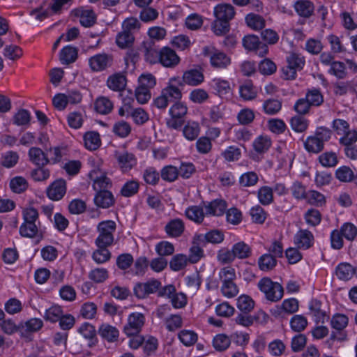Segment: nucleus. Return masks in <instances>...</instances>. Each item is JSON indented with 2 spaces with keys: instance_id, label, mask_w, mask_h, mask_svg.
I'll use <instances>...</instances> for the list:
<instances>
[{
  "instance_id": "f257e3e1",
  "label": "nucleus",
  "mask_w": 357,
  "mask_h": 357,
  "mask_svg": "<svg viewBox=\"0 0 357 357\" xmlns=\"http://www.w3.org/2000/svg\"><path fill=\"white\" fill-rule=\"evenodd\" d=\"M259 290L264 294L265 298L271 302H278L284 295L282 286L268 277L262 278L257 284Z\"/></svg>"
},
{
  "instance_id": "f03ea898",
  "label": "nucleus",
  "mask_w": 357,
  "mask_h": 357,
  "mask_svg": "<svg viewBox=\"0 0 357 357\" xmlns=\"http://www.w3.org/2000/svg\"><path fill=\"white\" fill-rule=\"evenodd\" d=\"M116 225L113 220L100 222L97 227L98 236L95 240L97 247H109L114 242V233L116 231Z\"/></svg>"
},
{
  "instance_id": "7ed1b4c3",
  "label": "nucleus",
  "mask_w": 357,
  "mask_h": 357,
  "mask_svg": "<svg viewBox=\"0 0 357 357\" xmlns=\"http://www.w3.org/2000/svg\"><path fill=\"white\" fill-rule=\"evenodd\" d=\"M187 113L188 107L183 102L178 101L173 103L169 109L170 118L167 119V126L175 130L180 128L185 122Z\"/></svg>"
},
{
  "instance_id": "20e7f679",
  "label": "nucleus",
  "mask_w": 357,
  "mask_h": 357,
  "mask_svg": "<svg viewBox=\"0 0 357 357\" xmlns=\"http://www.w3.org/2000/svg\"><path fill=\"white\" fill-rule=\"evenodd\" d=\"M161 287V282L156 279H151L146 282H138L133 288L135 296L139 298L144 299L150 294L155 293Z\"/></svg>"
},
{
  "instance_id": "39448f33",
  "label": "nucleus",
  "mask_w": 357,
  "mask_h": 357,
  "mask_svg": "<svg viewBox=\"0 0 357 357\" xmlns=\"http://www.w3.org/2000/svg\"><path fill=\"white\" fill-rule=\"evenodd\" d=\"M145 323V317L139 312H133L128 316V323L123 327V331L128 336L137 335Z\"/></svg>"
},
{
  "instance_id": "423d86ee",
  "label": "nucleus",
  "mask_w": 357,
  "mask_h": 357,
  "mask_svg": "<svg viewBox=\"0 0 357 357\" xmlns=\"http://www.w3.org/2000/svg\"><path fill=\"white\" fill-rule=\"evenodd\" d=\"M182 86V82L179 77H173L169 79L167 86L161 91L162 95L167 98L169 102L180 101L182 98L181 90L176 85Z\"/></svg>"
},
{
  "instance_id": "0eeeda50",
  "label": "nucleus",
  "mask_w": 357,
  "mask_h": 357,
  "mask_svg": "<svg viewBox=\"0 0 357 357\" xmlns=\"http://www.w3.org/2000/svg\"><path fill=\"white\" fill-rule=\"evenodd\" d=\"M114 158L119 167L123 172H129L137 164V158L135 155L126 151H116Z\"/></svg>"
},
{
  "instance_id": "6e6552de",
  "label": "nucleus",
  "mask_w": 357,
  "mask_h": 357,
  "mask_svg": "<svg viewBox=\"0 0 357 357\" xmlns=\"http://www.w3.org/2000/svg\"><path fill=\"white\" fill-rule=\"evenodd\" d=\"M89 177L93 181V188L96 192L109 190L112 187L111 179L105 172L93 170L89 173Z\"/></svg>"
},
{
  "instance_id": "1a4fd4ad",
  "label": "nucleus",
  "mask_w": 357,
  "mask_h": 357,
  "mask_svg": "<svg viewBox=\"0 0 357 357\" xmlns=\"http://www.w3.org/2000/svg\"><path fill=\"white\" fill-rule=\"evenodd\" d=\"M243 45L246 50H255L261 56L266 55L268 51V46L261 43L255 35L245 36L243 39Z\"/></svg>"
},
{
  "instance_id": "9d476101",
  "label": "nucleus",
  "mask_w": 357,
  "mask_h": 357,
  "mask_svg": "<svg viewBox=\"0 0 357 357\" xmlns=\"http://www.w3.org/2000/svg\"><path fill=\"white\" fill-rule=\"evenodd\" d=\"M159 62L166 68H174L180 61V58L172 49L164 47L159 51Z\"/></svg>"
},
{
  "instance_id": "9b49d317",
  "label": "nucleus",
  "mask_w": 357,
  "mask_h": 357,
  "mask_svg": "<svg viewBox=\"0 0 357 357\" xmlns=\"http://www.w3.org/2000/svg\"><path fill=\"white\" fill-rule=\"evenodd\" d=\"M66 183L63 179L54 181L47 189V197L54 201L60 200L66 194Z\"/></svg>"
},
{
  "instance_id": "f8f14e48",
  "label": "nucleus",
  "mask_w": 357,
  "mask_h": 357,
  "mask_svg": "<svg viewBox=\"0 0 357 357\" xmlns=\"http://www.w3.org/2000/svg\"><path fill=\"white\" fill-rule=\"evenodd\" d=\"M112 57L106 54H98L89 59V63L93 71H101L112 64Z\"/></svg>"
},
{
  "instance_id": "ddd939ff",
  "label": "nucleus",
  "mask_w": 357,
  "mask_h": 357,
  "mask_svg": "<svg viewBox=\"0 0 357 357\" xmlns=\"http://www.w3.org/2000/svg\"><path fill=\"white\" fill-rule=\"evenodd\" d=\"M224 240V234L219 230H211L205 234H197L195 236V243L198 244H213L220 243Z\"/></svg>"
},
{
  "instance_id": "4468645a",
  "label": "nucleus",
  "mask_w": 357,
  "mask_h": 357,
  "mask_svg": "<svg viewBox=\"0 0 357 357\" xmlns=\"http://www.w3.org/2000/svg\"><path fill=\"white\" fill-rule=\"evenodd\" d=\"M214 15L215 18L229 22L234 17L235 10L233 6L229 3H220L214 8Z\"/></svg>"
},
{
  "instance_id": "2eb2a0df",
  "label": "nucleus",
  "mask_w": 357,
  "mask_h": 357,
  "mask_svg": "<svg viewBox=\"0 0 357 357\" xmlns=\"http://www.w3.org/2000/svg\"><path fill=\"white\" fill-rule=\"evenodd\" d=\"M205 54L210 56V61L212 66L217 68H226L230 63V59L225 53L215 51L210 54L208 49L204 50Z\"/></svg>"
},
{
  "instance_id": "dca6fc26",
  "label": "nucleus",
  "mask_w": 357,
  "mask_h": 357,
  "mask_svg": "<svg viewBox=\"0 0 357 357\" xmlns=\"http://www.w3.org/2000/svg\"><path fill=\"white\" fill-rule=\"evenodd\" d=\"M314 236L306 229L298 231L294 236V243L298 248L308 249L313 244Z\"/></svg>"
},
{
  "instance_id": "f3484780",
  "label": "nucleus",
  "mask_w": 357,
  "mask_h": 357,
  "mask_svg": "<svg viewBox=\"0 0 357 357\" xmlns=\"http://www.w3.org/2000/svg\"><path fill=\"white\" fill-rule=\"evenodd\" d=\"M204 79V76L201 71L197 69H191L183 73L181 82L185 84L195 86L202 83Z\"/></svg>"
},
{
  "instance_id": "a211bd4d",
  "label": "nucleus",
  "mask_w": 357,
  "mask_h": 357,
  "mask_svg": "<svg viewBox=\"0 0 357 357\" xmlns=\"http://www.w3.org/2000/svg\"><path fill=\"white\" fill-rule=\"evenodd\" d=\"M28 155L30 161L38 167H44L50 162L46 154L38 147H31Z\"/></svg>"
},
{
  "instance_id": "6ab92c4d",
  "label": "nucleus",
  "mask_w": 357,
  "mask_h": 357,
  "mask_svg": "<svg viewBox=\"0 0 357 357\" xmlns=\"http://www.w3.org/2000/svg\"><path fill=\"white\" fill-rule=\"evenodd\" d=\"M95 204L102 208H107L114 204V198L109 190L97 192L94 197Z\"/></svg>"
},
{
  "instance_id": "aec40b11",
  "label": "nucleus",
  "mask_w": 357,
  "mask_h": 357,
  "mask_svg": "<svg viewBox=\"0 0 357 357\" xmlns=\"http://www.w3.org/2000/svg\"><path fill=\"white\" fill-rule=\"evenodd\" d=\"M185 229L182 220L176 218L171 220L165 227L166 233L171 237H178L182 235Z\"/></svg>"
},
{
  "instance_id": "412c9836",
  "label": "nucleus",
  "mask_w": 357,
  "mask_h": 357,
  "mask_svg": "<svg viewBox=\"0 0 357 357\" xmlns=\"http://www.w3.org/2000/svg\"><path fill=\"white\" fill-rule=\"evenodd\" d=\"M227 206L225 201L215 199L205 206V213L206 215L220 216L224 214Z\"/></svg>"
},
{
  "instance_id": "4be33fe9",
  "label": "nucleus",
  "mask_w": 357,
  "mask_h": 357,
  "mask_svg": "<svg viewBox=\"0 0 357 357\" xmlns=\"http://www.w3.org/2000/svg\"><path fill=\"white\" fill-rule=\"evenodd\" d=\"M337 277L342 280H349L354 275L357 274V268L349 263H341L335 268Z\"/></svg>"
},
{
  "instance_id": "5701e85b",
  "label": "nucleus",
  "mask_w": 357,
  "mask_h": 357,
  "mask_svg": "<svg viewBox=\"0 0 357 357\" xmlns=\"http://www.w3.org/2000/svg\"><path fill=\"white\" fill-rule=\"evenodd\" d=\"M294 8L298 15L309 17L314 11L313 3L308 0H298L294 3Z\"/></svg>"
},
{
  "instance_id": "b1692460",
  "label": "nucleus",
  "mask_w": 357,
  "mask_h": 357,
  "mask_svg": "<svg viewBox=\"0 0 357 357\" xmlns=\"http://www.w3.org/2000/svg\"><path fill=\"white\" fill-rule=\"evenodd\" d=\"M84 141L85 147L91 151L98 149L101 144L100 135L98 132L95 131L86 132L84 135Z\"/></svg>"
},
{
  "instance_id": "393cba45",
  "label": "nucleus",
  "mask_w": 357,
  "mask_h": 357,
  "mask_svg": "<svg viewBox=\"0 0 357 357\" xmlns=\"http://www.w3.org/2000/svg\"><path fill=\"white\" fill-rule=\"evenodd\" d=\"M321 303L317 299L312 300L309 309L310 314L314 317V320L317 323H324L327 317L326 312L321 308Z\"/></svg>"
},
{
  "instance_id": "a878e982",
  "label": "nucleus",
  "mask_w": 357,
  "mask_h": 357,
  "mask_svg": "<svg viewBox=\"0 0 357 357\" xmlns=\"http://www.w3.org/2000/svg\"><path fill=\"white\" fill-rule=\"evenodd\" d=\"M100 335L107 340L108 342H114L119 337V331L114 326L103 324L100 326L98 330Z\"/></svg>"
},
{
  "instance_id": "bb28decb",
  "label": "nucleus",
  "mask_w": 357,
  "mask_h": 357,
  "mask_svg": "<svg viewBox=\"0 0 357 357\" xmlns=\"http://www.w3.org/2000/svg\"><path fill=\"white\" fill-rule=\"evenodd\" d=\"M276 265L277 260L271 253L264 254L258 259L259 268L262 271H270Z\"/></svg>"
},
{
  "instance_id": "cd10ccee",
  "label": "nucleus",
  "mask_w": 357,
  "mask_h": 357,
  "mask_svg": "<svg viewBox=\"0 0 357 357\" xmlns=\"http://www.w3.org/2000/svg\"><path fill=\"white\" fill-rule=\"evenodd\" d=\"M112 102L107 97H98L94 103V107L97 112L101 114H107L113 109Z\"/></svg>"
},
{
  "instance_id": "c85d7f7f",
  "label": "nucleus",
  "mask_w": 357,
  "mask_h": 357,
  "mask_svg": "<svg viewBox=\"0 0 357 357\" xmlns=\"http://www.w3.org/2000/svg\"><path fill=\"white\" fill-rule=\"evenodd\" d=\"M234 255L236 258L244 259L248 258L252 254L251 248L243 241L235 243L232 246Z\"/></svg>"
},
{
  "instance_id": "c756f323",
  "label": "nucleus",
  "mask_w": 357,
  "mask_h": 357,
  "mask_svg": "<svg viewBox=\"0 0 357 357\" xmlns=\"http://www.w3.org/2000/svg\"><path fill=\"white\" fill-rule=\"evenodd\" d=\"M20 234L23 237H40V239L43 238L41 233H39L38 226L36 223L23 222L20 227Z\"/></svg>"
},
{
  "instance_id": "7c9ffc66",
  "label": "nucleus",
  "mask_w": 357,
  "mask_h": 357,
  "mask_svg": "<svg viewBox=\"0 0 357 357\" xmlns=\"http://www.w3.org/2000/svg\"><path fill=\"white\" fill-rule=\"evenodd\" d=\"M107 84L110 89L115 91H121L126 87V79L123 75L116 74L108 78Z\"/></svg>"
},
{
  "instance_id": "2f4dec72",
  "label": "nucleus",
  "mask_w": 357,
  "mask_h": 357,
  "mask_svg": "<svg viewBox=\"0 0 357 357\" xmlns=\"http://www.w3.org/2000/svg\"><path fill=\"white\" fill-rule=\"evenodd\" d=\"M335 176L340 182L349 183L354 179V173L349 167L343 165L336 169Z\"/></svg>"
},
{
  "instance_id": "473e14b6",
  "label": "nucleus",
  "mask_w": 357,
  "mask_h": 357,
  "mask_svg": "<svg viewBox=\"0 0 357 357\" xmlns=\"http://www.w3.org/2000/svg\"><path fill=\"white\" fill-rule=\"evenodd\" d=\"M77 57V50L75 47L66 46L60 53V60L63 64H69L75 61Z\"/></svg>"
},
{
  "instance_id": "72a5a7b5",
  "label": "nucleus",
  "mask_w": 357,
  "mask_h": 357,
  "mask_svg": "<svg viewBox=\"0 0 357 357\" xmlns=\"http://www.w3.org/2000/svg\"><path fill=\"white\" fill-rule=\"evenodd\" d=\"M186 217L197 223H201L204 218L205 213L203 208L199 206H192L185 210Z\"/></svg>"
},
{
  "instance_id": "f704fd0d",
  "label": "nucleus",
  "mask_w": 357,
  "mask_h": 357,
  "mask_svg": "<svg viewBox=\"0 0 357 357\" xmlns=\"http://www.w3.org/2000/svg\"><path fill=\"white\" fill-rule=\"evenodd\" d=\"M211 86L220 96L227 95L231 92L229 83L226 80L215 78L211 81Z\"/></svg>"
},
{
  "instance_id": "c9c22d12",
  "label": "nucleus",
  "mask_w": 357,
  "mask_h": 357,
  "mask_svg": "<svg viewBox=\"0 0 357 357\" xmlns=\"http://www.w3.org/2000/svg\"><path fill=\"white\" fill-rule=\"evenodd\" d=\"M304 146L308 152L318 153L324 149V144L313 135L306 139Z\"/></svg>"
},
{
  "instance_id": "e433bc0d",
  "label": "nucleus",
  "mask_w": 357,
  "mask_h": 357,
  "mask_svg": "<svg viewBox=\"0 0 357 357\" xmlns=\"http://www.w3.org/2000/svg\"><path fill=\"white\" fill-rule=\"evenodd\" d=\"M200 128L196 122H188L183 129L184 137L190 141L195 140L199 135Z\"/></svg>"
},
{
  "instance_id": "4c0bfd02",
  "label": "nucleus",
  "mask_w": 357,
  "mask_h": 357,
  "mask_svg": "<svg viewBox=\"0 0 357 357\" xmlns=\"http://www.w3.org/2000/svg\"><path fill=\"white\" fill-rule=\"evenodd\" d=\"M18 160V153L15 151H9L1 155L0 163L6 168H11L17 163Z\"/></svg>"
},
{
  "instance_id": "58836bf2",
  "label": "nucleus",
  "mask_w": 357,
  "mask_h": 357,
  "mask_svg": "<svg viewBox=\"0 0 357 357\" xmlns=\"http://www.w3.org/2000/svg\"><path fill=\"white\" fill-rule=\"evenodd\" d=\"M145 59L149 63H155L159 58V51L151 43H144L142 47Z\"/></svg>"
},
{
  "instance_id": "ea45409f",
  "label": "nucleus",
  "mask_w": 357,
  "mask_h": 357,
  "mask_svg": "<svg viewBox=\"0 0 357 357\" xmlns=\"http://www.w3.org/2000/svg\"><path fill=\"white\" fill-rule=\"evenodd\" d=\"M231 344L230 337L225 334L216 335L213 340V346L216 351H223L226 350Z\"/></svg>"
},
{
  "instance_id": "a19ab883",
  "label": "nucleus",
  "mask_w": 357,
  "mask_h": 357,
  "mask_svg": "<svg viewBox=\"0 0 357 357\" xmlns=\"http://www.w3.org/2000/svg\"><path fill=\"white\" fill-rule=\"evenodd\" d=\"M271 146V140L268 136H259L253 142L254 149L259 153L267 151Z\"/></svg>"
},
{
  "instance_id": "79ce46f5",
  "label": "nucleus",
  "mask_w": 357,
  "mask_h": 357,
  "mask_svg": "<svg viewBox=\"0 0 357 357\" xmlns=\"http://www.w3.org/2000/svg\"><path fill=\"white\" fill-rule=\"evenodd\" d=\"M179 340L186 347L193 345L197 341V335L192 331L182 330L178 334Z\"/></svg>"
},
{
  "instance_id": "37998d69",
  "label": "nucleus",
  "mask_w": 357,
  "mask_h": 357,
  "mask_svg": "<svg viewBox=\"0 0 357 357\" xmlns=\"http://www.w3.org/2000/svg\"><path fill=\"white\" fill-rule=\"evenodd\" d=\"M31 121L29 112L24 109H19L13 117V123L18 126H28Z\"/></svg>"
},
{
  "instance_id": "c03bdc74",
  "label": "nucleus",
  "mask_w": 357,
  "mask_h": 357,
  "mask_svg": "<svg viewBox=\"0 0 357 357\" xmlns=\"http://www.w3.org/2000/svg\"><path fill=\"white\" fill-rule=\"evenodd\" d=\"M134 40V36L122 29V31L116 36V43L119 47L123 49L130 47L132 45Z\"/></svg>"
},
{
  "instance_id": "a18cd8bd",
  "label": "nucleus",
  "mask_w": 357,
  "mask_h": 357,
  "mask_svg": "<svg viewBox=\"0 0 357 357\" xmlns=\"http://www.w3.org/2000/svg\"><path fill=\"white\" fill-rule=\"evenodd\" d=\"M282 108V102L277 99H268L264 101L263 109L266 114L275 115L278 114Z\"/></svg>"
},
{
  "instance_id": "49530a36",
  "label": "nucleus",
  "mask_w": 357,
  "mask_h": 357,
  "mask_svg": "<svg viewBox=\"0 0 357 357\" xmlns=\"http://www.w3.org/2000/svg\"><path fill=\"white\" fill-rule=\"evenodd\" d=\"M239 92L241 97L245 100H252L257 96V91L250 81L245 82L240 86Z\"/></svg>"
},
{
  "instance_id": "de8ad7c7",
  "label": "nucleus",
  "mask_w": 357,
  "mask_h": 357,
  "mask_svg": "<svg viewBox=\"0 0 357 357\" xmlns=\"http://www.w3.org/2000/svg\"><path fill=\"white\" fill-rule=\"evenodd\" d=\"M305 98L309 102L310 106H319L324 102V97L320 90L312 89L308 90L305 95Z\"/></svg>"
},
{
  "instance_id": "09e8293b",
  "label": "nucleus",
  "mask_w": 357,
  "mask_h": 357,
  "mask_svg": "<svg viewBox=\"0 0 357 357\" xmlns=\"http://www.w3.org/2000/svg\"><path fill=\"white\" fill-rule=\"evenodd\" d=\"M112 131L118 137L125 138L130 133L131 126L124 121H117L114 124Z\"/></svg>"
},
{
  "instance_id": "8fccbe9b",
  "label": "nucleus",
  "mask_w": 357,
  "mask_h": 357,
  "mask_svg": "<svg viewBox=\"0 0 357 357\" xmlns=\"http://www.w3.org/2000/svg\"><path fill=\"white\" fill-rule=\"evenodd\" d=\"M107 248L108 247H98V249L93 251L92 259L97 264H103L110 259L111 252Z\"/></svg>"
},
{
  "instance_id": "3c124183",
  "label": "nucleus",
  "mask_w": 357,
  "mask_h": 357,
  "mask_svg": "<svg viewBox=\"0 0 357 357\" xmlns=\"http://www.w3.org/2000/svg\"><path fill=\"white\" fill-rule=\"evenodd\" d=\"M189 261L185 255L178 254L174 255L169 262V266L172 270L178 271L184 268Z\"/></svg>"
},
{
  "instance_id": "603ef678",
  "label": "nucleus",
  "mask_w": 357,
  "mask_h": 357,
  "mask_svg": "<svg viewBox=\"0 0 357 357\" xmlns=\"http://www.w3.org/2000/svg\"><path fill=\"white\" fill-rule=\"evenodd\" d=\"M349 319L347 316L343 314H335L331 319V326L336 331H340L347 327L348 325Z\"/></svg>"
},
{
  "instance_id": "864d4df0",
  "label": "nucleus",
  "mask_w": 357,
  "mask_h": 357,
  "mask_svg": "<svg viewBox=\"0 0 357 357\" xmlns=\"http://www.w3.org/2000/svg\"><path fill=\"white\" fill-rule=\"evenodd\" d=\"M286 61L288 65L291 66L297 71L303 69L305 62L303 56L295 52L289 53Z\"/></svg>"
},
{
  "instance_id": "5fc2aeb1",
  "label": "nucleus",
  "mask_w": 357,
  "mask_h": 357,
  "mask_svg": "<svg viewBox=\"0 0 357 357\" xmlns=\"http://www.w3.org/2000/svg\"><path fill=\"white\" fill-rule=\"evenodd\" d=\"M319 160L325 167H333L338 163L337 155L334 152H325L321 154Z\"/></svg>"
},
{
  "instance_id": "6e6d98bb",
  "label": "nucleus",
  "mask_w": 357,
  "mask_h": 357,
  "mask_svg": "<svg viewBox=\"0 0 357 357\" xmlns=\"http://www.w3.org/2000/svg\"><path fill=\"white\" fill-rule=\"evenodd\" d=\"M193 245L190 249L189 257H188L189 261L192 264L198 262L201 258L204 257V250L201 246L205 245L204 244H198L195 243V237L193 238Z\"/></svg>"
},
{
  "instance_id": "4d7b16f0",
  "label": "nucleus",
  "mask_w": 357,
  "mask_h": 357,
  "mask_svg": "<svg viewBox=\"0 0 357 357\" xmlns=\"http://www.w3.org/2000/svg\"><path fill=\"white\" fill-rule=\"evenodd\" d=\"M258 199L263 205H269L273 201V189L268 186H263L258 190Z\"/></svg>"
},
{
  "instance_id": "13d9d810",
  "label": "nucleus",
  "mask_w": 357,
  "mask_h": 357,
  "mask_svg": "<svg viewBox=\"0 0 357 357\" xmlns=\"http://www.w3.org/2000/svg\"><path fill=\"white\" fill-rule=\"evenodd\" d=\"M245 21L248 26L255 30L261 29L265 26L264 18L259 15L249 14L246 16Z\"/></svg>"
},
{
  "instance_id": "bf43d9fd",
  "label": "nucleus",
  "mask_w": 357,
  "mask_h": 357,
  "mask_svg": "<svg viewBox=\"0 0 357 357\" xmlns=\"http://www.w3.org/2000/svg\"><path fill=\"white\" fill-rule=\"evenodd\" d=\"M10 187L15 193H21L28 188L26 180L22 176H15L10 181Z\"/></svg>"
},
{
  "instance_id": "052dcab7",
  "label": "nucleus",
  "mask_w": 357,
  "mask_h": 357,
  "mask_svg": "<svg viewBox=\"0 0 357 357\" xmlns=\"http://www.w3.org/2000/svg\"><path fill=\"white\" fill-rule=\"evenodd\" d=\"M108 275L107 270L103 268H96L89 273V279L96 283L105 282L107 279Z\"/></svg>"
},
{
  "instance_id": "680f3d73",
  "label": "nucleus",
  "mask_w": 357,
  "mask_h": 357,
  "mask_svg": "<svg viewBox=\"0 0 357 357\" xmlns=\"http://www.w3.org/2000/svg\"><path fill=\"white\" fill-rule=\"evenodd\" d=\"M328 73L338 79L345 78L347 74L345 64L343 62L336 61L331 66Z\"/></svg>"
},
{
  "instance_id": "e2e57ef3",
  "label": "nucleus",
  "mask_w": 357,
  "mask_h": 357,
  "mask_svg": "<svg viewBox=\"0 0 357 357\" xmlns=\"http://www.w3.org/2000/svg\"><path fill=\"white\" fill-rule=\"evenodd\" d=\"M339 231L347 240L350 241H354L357 236V227L351 222L343 224Z\"/></svg>"
},
{
  "instance_id": "0e129e2a",
  "label": "nucleus",
  "mask_w": 357,
  "mask_h": 357,
  "mask_svg": "<svg viewBox=\"0 0 357 357\" xmlns=\"http://www.w3.org/2000/svg\"><path fill=\"white\" fill-rule=\"evenodd\" d=\"M237 307L245 313L250 312L254 307V301L246 295H242L237 299Z\"/></svg>"
},
{
  "instance_id": "69168bd1",
  "label": "nucleus",
  "mask_w": 357,
  "mask_h": 357,
  "mask_svg": "<svg viewBox=\"0 0 357 357\" xmlns=\"http://www.w3.org/2000/svg\"><path fill=\"white\" fill-rule=\"evenodd\" d=\"M290 123L291 128L298 132H304L308 127V121L301 116L292 117Z\"/></svg>"
},
{
  "instance_id": "338daca9",
  "label": "nucleus",
  "mask_w": 357,
  "mask_h": 357,
  "mask_svg": "<svg viewBox=\"0 0 357 357\" xmlns=\"http://www.w3.org/2000/svg\"><path fill=\"white\" fill-rule=\"evenodd\" d=\"M140 28V22L135 17L126 19L122 23V29L132 36Z\"/></svg>"
},
{
  "instance_id": "774afa93",
  "label": "nucleus",
  "mask_w": 357,
  "mask_h": 357,
  "mask_svg": "<svg viewBox=\"0 0 357 357\" xmlns=\"http://www.w3.org/2000/svg\"><path fill=\"white\" fill-rule=\"evenodd\" d=\"M342 137L339 139V142L344 147L354 145L357 141V131L355 130H349L343 133Z\"/></svg>"
}]
</instances>
